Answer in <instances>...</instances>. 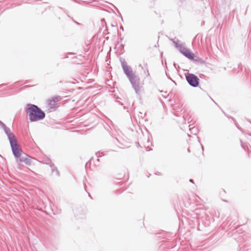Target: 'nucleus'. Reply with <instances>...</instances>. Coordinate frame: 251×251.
Wrapping results in <instances>:
<instances>
[{
	"label": "nucleus",
	"instance_id": "16",
	"mask_svg": "<svg viewBox=\"0 0 251 251\" xmlns=\"http://www.w3.org/2000/svg\"><path fill=\"white\" fill-rule=\"evenodd\" d=\"M177 105L176 104H174V106H173V109H174V110H176V108L177 107V105Z\"/></svg>",
	"mask_w": 251,
	"mask_h": 251
},
{
	"label": "nucleus",
	"instance_id": "14",
	"mask_svg": "<svg viewBox=\"0 0 251 251\" xmlns=\"http://www.w3.org/2000/svg\"><path fill=\"white\" fill-rule=\"evenodd\" d=\"M105 155V154L104 153V152L103 151H98L97 153H96V155H97V157H98L97 158V161H99V158L100 157H101L102 156H104Z\"/></svg>",
	"mask_w": 251,
	"mask_h": 251
},
{
	"label": "nucleus",
	"instance_id": "9",
	"mask_svg": "<svg viewBox=\"0 0 251 251\" xmlns=\"http://www.w3.org/2000/svg\"><path fill=\"white\" fill-rule=\"evenodd\" d=\"M46 164L49 165V166L51 169L52 173L55 172L56 175L58 176H60L59 172L58 170L57 167L54 164V163H53L51 161H50V162L49 163H47Z\"/></svg>",
	"mask_w": 251,
	"mask_h": 251
},
{
	"label": "nucleus",
	"instance_id": "29",
	"mask_svg": "<svg viewBox=\"0 0 251 251\" xmlns=\"http://www.w3.org/2000/svg\"><path fill=\"white\" fill-rule=\"evenodd\" d=\"M183 119L185 120V118H184V116H183Z\"/></svg>",
	"mask_w": 251,
	"mask_h": 251
},
{
	"label": "nucleus",
	"instance_id": "22",
	"mask_svg": "<svg viewBox=\"0 0 251 251\" xmlns=\"http://www.w3.org/2000/svg\"><path fill=\"white\" fill-rule=\"evenodd\" d=\"M240 142H241V146L243 147L242 142L241 140H240Z\"/></svg>",
	"mask_w": 251,
	"mask_h": 251
},
{
	"label": "nucleus",
	"instance_id": "23",
	"mask_svg": "<svg viewBox=\"0 0 251 251\" xmlns=\"http://www.w3.org/2000/svg\"><path fill=\"white\" fill-rule=\"evenodd\" d=\"M124 108L125 109H127V108H126V106H124Z\"/></svg>",
	"mask_w": 251,
	"mask_h": 251
},
{
	"label": "nucleus",
	"instance_id": "2",
	"mask_svg": "<svg viewBox=\"0 0 251 251\" xmlns=\"http://www.w3.org/2000/svg\"><path fill=\"white\" fill-rule=\"evenodd\" d=\"M128 78L136 93L139 94L141 92L143 85V84L140 81L139 77L134 74Z\"/></svg>",
	"mask_w": 251,
	"mask_h": 251
},
{
	"label": "nucleus",
	"instance_id": "5",
	"mask_svg": "<svg viewBox=\"0 0 251 251\" xmlns=\"http://www.w3.org/2000/svg\"><path fill=\"white\" fill-rule=\"evenodd\" d=\"M0 128L3 129L5 134L6 135L9 143L17 140L15 136L11 131L9 127H7L6 125L2 121H0Z\"/></svg>",
	"mask_w": 251,
	"mask_h": 251
},
{
	"label": "nucleus",
	"instance_id": "15",
	"mask_svg": "<svg viewBox=\"0 0 251 251\" xmlns=\"http://www.w3.org/2000/svg\"><path fill=\"white\" fill-rule=\"evenodd\" d=\"M144 66H145V73L147 74V77L149 76H150V73H149V70H148L147 63H145L144 64Z\"/></svg>",
	"mask_w": 251,
	"mask_h": 251
},
{
	"label": "nucleus",
	"instance_id": "30",
	"mask_svg": "<svg viewBox=\"0 0 251 251\" xmlns=\"http://www.w3.org/2000/svg\"><path fill=\"white\" fill-rule=\"evenodd\" d=\"M187 150L188 152H190V150L189 149H188Z\"/></svg>",
	"mask_w": 251,
	"mask_h": 251
},
{
	"label": "nucleus",
	"instance_id": "6",
	"mask_svg": "<svg viewBox=\"0 0 251 251\" xmlns=\"http://www.w3.org/2000/svg\"><path fill=\"white\" fill-rule=\"evenodd\" d=\"M176 49L187 58L194 59V53L186 47L185 43H181L179 46H176Z\"/></svg>",
	"mask_w": 251,
	"mask_h": 251
},
{
	"label": "nucleus",
	"instance_id": "26",
	"mask_svg": "<svg viewBox=\"0 0 251 251\" xmlns=\"http://www.w3.org/2000/svg\"><path fill=\"white\" fill-rule=\"evenodd\" d=\"M201 148H202V150H203V147L202 146H201Z\"/></svg>",
	"mask_w": 251,
	"mask_h": 251
},
{
	"label": "nucleus",
	"instance_id": "17",
	"mask_svg": "<svg viewBox=\"0 0 251 251\" xmlns=\"http://www.w3.org/2000/svg\"><path fill=\"white\" fill-rule=\"evenodd\" d=\"M136 145L137 147H139L140 146V144L138 142H136Z\"/></svg>",
	"mask_w": 251,
	"mask_h": 251
},
{
	"label": "nucleus",
	"instance_id": "25",
	"mask_svg": "<svg viewBox=\"0 0 251 251\" xmlns=\"http://www.w3.org/2000/svg\"><path fill=\"white\" fill-rule=\"evenodd\" d=\"M116 101L118 102V101ZM118 102H119L121 105H123V104L122 103H120V101H118Z\"/></svg>",
	"mask_w": 251,
	"mask_h": 251
},
{
	"label": "nucleus",
	"instance_id": "18",
	"mask_svg": "<svg viewBox=\"0 0 251 251\" xmlns=\"http://www.w3.org/2000/svg\"><path fill=\"white\" fill-rule=\"evenodd\" d=\"M120 29H122L123 31L124 30V27L122 25L120 26Z\"/></svg>",
	"mask_w": 251,
	"mask_h": 251
},
{
	"label": "nucleus",
	"instance_id": "1",
	"mask_svg": "<svg viewBox=\"0 0 251 251\" xmlns=\"http://www.w3.org/2000/svg\"><path fill=\"white\" fill-rule=\"evenodd\" d=\"M25 110L28 115V119L30 122L42 120L45 117L46 114L40 108L33 104H26Z\"/></svg>",
	"mask_w": 251,
	"mask_h": 251
},
{
	"label": "nucleus",
	"instance_id": "13",
	"mask_svg": "<svg viewBox=\"0 0 251 251\" xmlns=\"http://www.w3.org/2000/svg\"><path fill=\"white\" fill-rule=\"evenodd\" d=\"M173 43L175 44V47L176 48V46H179L180 44H179V41L178 39L175 38L174 39H172Z\"/></svg>",
	"mask_w": 251,
	"mask_h": 251
},
{
	"label": "nucleus",
	"instance_id": "4",
	"mask_svg": "<svg viewBox=\"0 0 251 251\" xmlns=\"http://www.w3.org/2000/svg\"><path fill=\"white\" fill-rule=\"evenodd\" d=\"M186 80L188 83L193 87H197L199 85L200 79L197 76L190 73H185Z\"/></svg>",
	"mask_w": 251,
	"mask_h": 251
},
{
	"label": "nucleus",
	"instance_id": "19",
	"mask_svg": "<svg viewBox=\"0 0 251 251\" xmlns=\"http://www.w3.org/2000/svg\"><path fill=\"white\" fill-rule=\"evenodd\" d=\"M189 181H190V182H192V183H194V181H193V179H190L189 180Z\"/></svg>",
	"mask_w": 251,
	"mask_h": 251
},
{
	"label": "nucleus",
	"instance_id": "11",
	"mask_svg": "<svg viewBox=\"0 0 251 251\" xmlns=\"http://www.w3.org/2000/svg\"><path fill=\"white\" fill-rule=\"evenodd\" d=\"M189 127L190 133L194 135H197L198 132V128L195 126H192V125H190Z\"/></svg>",
	"mask_w": 251,
	"mask_h": 251
},
{
	"label": "nucleus",
	"instance_id": "8",
	"mask_svg": "<svg viewBox=\"0 0 251 251\" xmlns=\"http://www.w3.org/2000/svg\"><path fill=\"white\" fill-rule=\"evenodd\" d=\"M17 162L18 163L25 162V163L27 165H30L31 163L30 157L26 154H25L24 156L22 155L20 158L17 160Z\"/></svg>",
	"mask_w": 251,
	"mask_h": 251
},
{
	"label": "nucleus",
	"instance_id": "12",
	"mask_svg": "<svg viewBox=\"0 0 251 251\" xmlns=\"http://www.w3.org/2000/svg\"><path fill=\"white\" fill-rule=\"evenodd\" d=\"M57 101V99L49 100H48V104L50 108L54 107L56 102Z\"/></svg>",
	"mask_w": 251,
	"mask_h": 251
},
{
	"label": "nucleus",
	"instance_id": "3",
	"mask_svg": "<svg viewBox=\"0 0 251 251\" xmlns=\"http://www.w3.org/2000/svg\"><path fill=\"white\" fill-rule=\"evenodd\" d=\"M9 143L12 153L17 161V160L22 155V150L20 148V145L18 144L17 140H15Z\"/></svg>",
	"mask_w": 251,
	"mask_h": 251
},
{
	"label": "nucleus",
	"instance_id": "7",
	"mask_svg": "<svg viewBox=\"0 0 251 251\" xmlns=\"http://www.w3.org/2000/svg\"><path fill=\"white\" fill-rule=\"evenodd\" d=\"M121 65L123 69V71L127 78L129 77L134 74L133 73L131 67L127 65L125 59L121 61Z\"/></svg>",
	"mask_w": 251,
	"mask_h": 251
},
{
	"label": "nucleus",
	"instance_id": "10",
	"mask_svg": "<svg viewBox=\"0 0 251 251\" xmlns=\"http://www.w3.org/2000/svg\"><path fill=\"white\" fill-rule=\"evenodd\" d=\"M190 60H193L196 64H204L205 61L203 60L201 58L196 56L194 54V59H189Z\"/></svg>",
	"mask_w": 251,
	"mask_h": 251
},
{
	"label": "nucleus",
	"instance_id": "27",
	"mask_svg": "<svg viewBox=\"0 0 251 251\" xmlns=\"http://www.w3.org/2000/svg\"><path fill=\"white\" fill-rule=\"evenodd\" d=\"M156 175H160V173H158V174H156Z\"/></svg>",
	"mask_w": 251,
	"mask_h": 251
},
{
	"label": "nucleus",
	"instance_id": "28",
	"mask_svg": "<svg viewBox=\"0 0 251 251\" xmlns=\"http://www.w3.org/2000/svg\"><path fill=\"white\" fill-rule=\"evenodd\" d=\"M75 23L76 24H79V23H78V22H75Z\"/></svg>",
	"mask_w": 251,
	"mask_h": 251
},
{
	"label": "nucleus",
	"instance_id": "21",
	"mask_svg": "<svg viewBox=\"0 0 251 251\" xmlns=\"http://www.w3.org/2000/svg\"><path fill=\"white\" fill-rule=\"evenodd\" d=\"M88 196L92 199L91 196L90 194L89 193H88Z\"/></svg>",
	"mask_w": 251,
	"mask_h": 251
},
{
	"label": "nucleus",
	"instance_id": "20",
	"mask_svg": "<svg viewBox=\"0 0 251 251\" xmlns=\"http://www.w3.org/2000/svg\"><path fill=\"white\" fill-rule=\"evenodd\" d=\"M84 188L85 191H86V186H85V184L84 183Z\"/></svg>",
	"mask_w": 251,
	"mask_h": 251
},
{
	"label": "nucleus",
	"instance_id": "24",
	"mask_svg": "<svg viewBox=\"0 0 251 251\" xmlns=\"http://www.w3.org/2000/svg\"><path fill=\"white\" fill-rule=\"evenodd\" d=\"M174 65L176 68V64L175 63L174 64Z\"/></svg>",
	"mask_w": 251,
	"mask_h": 251
}]
</instances>
